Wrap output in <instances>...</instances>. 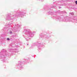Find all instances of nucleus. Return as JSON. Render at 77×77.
I'll return each instance as SVG.
<instances>
[{
    "mask_svg": "<svg viewBox=\"0 0 77 77\" xmlns=\"http://www.w3.org/2000/svg\"><path fill=\"white\" fill-rule=\"evenodd\" d=\"M23 64V62L21 61H19L18 63V65L19 66V68L20 69H23V66H22V65Z\"/></svg>",
    "mask_w": 77,
    "mask_h": 77,
    "instance_id": "f257e3e1",
    "label": "nucleus"
},
{
    "mask_svg": "<svg viewBox=\"0 0 77 77\" xmlns=\"http://www.w3.org/2000/svg\"><path fill=\"white\" fill-rule=\"evenodd\" d=\"M75 3L77 5V1H75Z\"/></svg>",
    "mask_w": 77,
    "mask_h": 77,
    "instance_id": "f03ea898",
    "label": "nucleus"
},
{
    "mask_svg": "<svg viewBox=\"0 0 77 77\" xmlns=\"http://www.w3.org/2000/svg\"><path fill=\"white\" fill-rule=\"evenodd\" d=\"M7 40H9V38H7Z\"/></svg>",
    "mask_w": 77,
    "mask_h": 77,
    "instance_id": "7ed1b4c3",
    "label": "nucleus"
},
{
    "mask_svg": "<svg viewBox=\"0 0 77 77\" xmlns=\"http://www.w3.org/2000/svg\"><path fill=\"white\" fill-rule=\"evenodd\" d=\"M11 33H12V32H11Z\"/></svg>",
    "mask_w": 77,
    "mask_h": 77,
    "instance_id": "20e7f679",
    "label": "nucleus"
}]
</instances>
